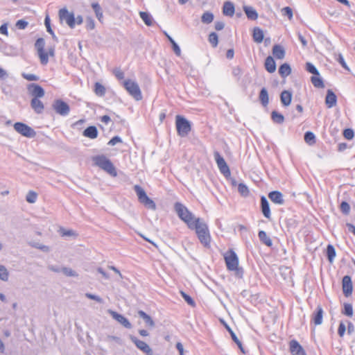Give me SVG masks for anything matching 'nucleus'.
<instances>
[{
	"label": "nucleus",
	"instance_id": "obj_1",
	"mask_svg": "<svg viewBox=\"0 0 355 355\" xmlns=\"http://www.w3.org/2000/svg\"><path fill=\"white\" fill-rule=\"evenodd\" d=\"M28 91L31 96V106L37 114H42L44 110V104L40 100L45 94L44 89L37 84H30L28 86Z\"/></svg>",
	"mask_w": 355,
	"mask_h": 355
},
{
	"label": "nucleus",
	"instance_id": "obj_2",
	"mask_svg": "<svg viewBox=\"0 0 355 355\" xmlns=\"http://www.w3.org/2000/svg\"><path fill=\"white\" fill-rule=\"evenodd\" d=\"M223 258L227 270L234 271L236 276L241 278L243 275V270L239 267V260L237 254L232 249H229L223 254Z\"/></svg>",
	"mask_w": 355,
	"mask_h": 355
},
{
	"label": "nucleus",
	"instance_id": "obj_3",
	"mask_svg": "<svg viewBox=\"0 0 355 355\" xmlns=\"http://www.w3.org/2000/svg\"><path fill=\"white\" fill-rule=\"evenodd\" d=\"M35 45L41 64L46 65L49 62V58H53L55 55L54 46H49L45 49V42L43 38H38Z\"/></svg>",
	"mask_w": 355,
	"mask_h": 355
},
{
	"label": "nucleus",
	"instance_id": "obj_4",
	"mask_svg": "<svg viewBox=\"0 0 355 355\" xmlns=\"http://www.w3.org/2000/svg\"><path fill=\"white\" fill-rule=\"evenodd\" d=\"M200 243L205 246H209L211 242V236L207 225L202 220L197 218L193 224V228Z\"/></svg>",
	"mask_w": 355,
	"mask_h": 355
},
{
	"label": "nucleus",
	"instance_id": "obj_5",
	"mask_svg": "<svg viewBox=\"0 0 355 355\" xmlns=\"http://www.w3.org/2000/svg\"><path fill=\"white\" fill-rule=\"evenodd\" d=\"M174 208L179 218L187 224L189 229H193L195 220L197 218H195L187 207L180 202L175 203Z\"/></svg>",
	"mask_w": 355,
	"mask_h": 355
},
{
	"label": "nucleus",
	"instance_id": "obj_6",
	"mask_svg": "<svg viewBox=\"0 0 355 355\" xmlns=\"http://www.w3.org/2000/svg\"><path fill=\"white\" fill-rule=\"evenodd\" d=\"M94 164L113 177L117 175L116 170L112 162L105 155H96L92 157Z\"/></svg>",
	"mask_w": 355,
	"mask_h": 355
},
{
	"label": "nucleus",
	"instance_id": "obj_7",
	"mask_svg": "<svg viewBox=\"0 0 355 355\" xmlns=\"http://www.w3.org/2000/svg\"><path fill=\"white\" fill-rule=\"evenodd\" d=\"M94 164L113 177L117 175L116 170L112 162L105 155H96L92 157Z\"/></svg>",
	"mask_w": 355,
	"mask_h": 355
},
{
	"label": "nucleus",
	"instance_id": "obj_8",
	"mask_svg": "<svg viewBox=\"0 0 355 355\" xmlns=\"http://www.w3.org/2000/svg\"><path fill=\"white\" fill-rule=\"evenodd\" d=\"M59 19L61 22L65 21V23L71 28H73L76 24H81L83 21L82 16L78 15L76 18L73 12H69L65 8H61L58 12Z\"/></svg>",
	"mask_w": 355,
	"mask_h": 355
},
{
	"label": "nucleus",
	"instance_id": "obj_9",
	"mask_svg": "<svg viewBox=\"0 0 355 355\" xmlns=\"http://www.w3.org/2000/svg\"><path fill=\"white\" fill-rule=\"evenodd\" d=\"M123 86L127 92L135 100L141 101L143 98L142 93L140 87L137 82L127 79L123 80Z\"/></svg>",
	"mask_w": 355,
	"mask_h": 355
},
{
	"label": "nucleus",
	"instance_id": "obj_10",
	"mask_svg": "<svg viewBox=\"0 0 355 355\" xmlns=\"http://www.w3.org/2000/svg\"><path fill=\"white\" fill-rule=\"evenodd\" d=\"M134 189L137 193L139 201L144 205L146 207L155 210L156 205L153 200H151L146 195L145 191L139 185H135Z\"/></svg>",
	"mask_w": 355,
	"mask_h": 355
},
{
	"label": "nucleus",
	"instance_id": "obj_11",
	"mask_svg": "<svg viewBox=\"0 0 355 355\" xmlns=\"http://www.w3.org/2000/svg\"><path fill=\"white\" fill-rule=\"evenodd\" d=\"M175 126L177 132L180 137L187 136L191 130L189 121L180 115H177L175 117Z\"/></svg>",
	"mask_w": 355,
	"mask_h": 355
},
{
	"label": "nucleus",
	"instance_id": "obj_12",
	"mask_svg": "<svg viewBox=\"0 0 355 355\" xmlns=\"http://www.w3.org/2000/svg\"><path fill=\"white\" fill-rule=\"evenodd\" d=\"M13 128L17 132L28 138H32L36 135L35 131L32 128L22 122L15 123Z\"/></svg>",
	"mask_w": 355,
	"mask_h": 355
},
{
	"label": "nucleus",
	"instance_id": "obj_13",
	"mask_svg": "<svg viewBox=\"0 0 355 355\" xmlns=\"http://www.w3.org/2000/svg\"><path fill=\"white\" fill-rule=\"evenodd\" d=\"M53 110L61 116H67L70 112L69 105L61 99H56L52 104Z\"/></svg>",
	"mask_w": 355,
	"mask_h": 355
},
{
	"label": "nucleus",
	"instance_id": "obj_14",
	"mask_svg": "<svg viewBox=\"0 0 355 355\" xmlns=\"http://www.w3.org/2000/svg\"><path fill=\"white\" fill-rule=\"evenodd\" d=\"M131 341L135 344L136 347L146 355H153V349L146 342L139 339L136 336H130Z\"/></svg>",
	"mask_w": 355,
	"mask_h": 355
},
{
	"label": "nucleus",
	"instance_id": "obj_15",
	"mask_svg": "<svg viewBox=\"0 0 355 355\" xmlns=\"http://www.w3.org/2000/svg\"><path fill=\"white\" fill-rule=\"evenodd\" d=\"M214 158L220 172L225 177L230 176L231 172L230 168L218 151L214 152Z\"/></svg>",
	"mask_w": 355,
	"mask_h": 355
},
{
	"label": "nucleus",
	"instance_id": "obj_16",
	"mask_svg": "<svg viewBox=\"0 0 355 355\" xmlns=\"http://www.w3.org/2000/svg\"><path fill=\"white\" fill-rule=\"evenodd\" d=\"M343 291L345 297H349L352 293L353 286L352 279L349 276L345 275L342 280Z\"/></svg>",
	"mask_w": 355,
	"mask_h": 355
},
{
	"label": "nucleus",
	"instance_id": "obj_17",
	"mask_svg": "<svg viewBox=\"0 0 355 355\" xmlns=\"http://www.w3.org/2000/svg\"><path fill=\"white\" fill-rule=\"evenodd\" d=\"M324 311L320 305L316 307L315 311L311 315V321L315 326L320 325L322 323Z\"/></svg>",
	"mask_w": 355,
	"mask_h": 355
},
{
	"label": "nucleus",
	"instance_id": "obj_18",
	"mask_svg": "<svg viewBox=\"0 0 355 355\" xmlns=\"http://www.w3.org/2000/svg\"><path fill=\"white\" fill-rule=\"evenodd\" d=\"M289 347L292 355H306L304 349L295 340L290 341Z\"/></svg>",
	"mask_w": 355,
	"mask_h": 355
},
{
	"label": "nucleus",
	"instance_id": "obj_19",
	"mask_svg": "<svg viewBox=\"0 0 355 355\" xmlns=\"http://www.w3.org/2000/svg\"><path fill=\"white\" fill-rule=\"evenodd\" d=\"M109 313L114 320H116L118 322L121 324L125 328L130 329L132 327L131 323L123 315L118 313L116 311H112V310H110Z\"/></svg>",
	"mask_w": 355,
	"mask_h": 355
},
{
	"label": "nucleus",
	"instance_id": "obj_20",
	"mask_svg": "<svg viewBox=\"0 0 355 355\" xmlns=\"http://www.w3.org/2000/svg\"><path fill=\"white\" fill-rule=\"evenodd\" d=\"M261 209L263 215L268 219L271 218L269 203L265 196L261 198Z\"/></svg>",
	"mask_w": 355,
	"mask_h": 355
},
{
	"label": "nucleus",
	"instance_id": "obj_21",
	"mask_svg": "<svg viewBox=\"0 0 355 355\" xmlns=\"http://www.w3.org/2000/svg\"><path fill=\"white\" fill-rule=\"evenodd\" d=\"M268 198L275 204L283 205L284 203L283 195L280 191H273L270 192L268 193Z\"/></svg>",
	"mask_w": 355,
	"mask_h": 355
},
{
	"label": "nucleus",
	"instance_id": "obj_22",
	"mask_svg": "<svg viewBox=\"0 0 355 355\" xmlns=\"http://www.w3.org/2000/svg\"><path fill=\"white\" fill-rule=\"evenodd\" d=\"M264 67L266 70L270 73H272L276 71V63L272 56L269 55L266 58Z\"/></svg>",
	"mask_w": 355,
	"mask_h": 355
},
{
	"label": "nucleus",
	"instance_id": "obj_23",
	"mask_svg": "<svg viewBox=\"0 0 355 355\" xmlns=\"http://www.w3.org/2000/svg\"><path fill=\"white\" fill-rule=\"evenodd\" d=\"M98 135V130L96 126L90 125L87 127L83 132V135L85 137L94 139L97 138Z\"/></svg>",
	"mask_w": 355,
	"mask_h": 355
},
{
	"label": "nucleus",
	"instance_id": "obj_24",
	"mask_svg": "<svg viewBox=\"0 0 355 355\" xmlns=\"http://www.w3.org/2000/svg\"><path fill=\"white\" fill-rule=\"evenodd\" d=\"M337 101V98L335 94L330 89L327 91L325 103L329 108H331L336 105Z\"/></svg>",
	"mask_w": 355,
	"mask_h": 355
},
{
	"label": "nucleus",
	"instance_id": "obj_25",
	"mask_svg": "<svg viewBox=\"0 0 355 355\" xmlns=\"http://www.w3.org/2000/svg\"><path fill=\"white\" fill-rule=\"evenodd\" d=\"M272 55L277 59H284L285 57V50L284 47L279 44L274 45L272 47Z\"/></svg>",
	"mask_w": 355,
	"mask_h": 355
},
{
	"label": "nucleus",
	"instance_id": "obj_26",
	"mask_svg": "<svg viewBox=\"0 0 355 355\" xmlns=\"http://www.w3.org/2000/svg\"><path fill=\"white\" fill-rule=\"evenodd\" d=\"M291 66L288 63H284L279 68V73L283 78L288 77L291 73Z\"/></svg>",
	"mask_w": 355,
	"mask_h": 355
},
{
	"label": "nucleus",
	"instance_id": "obj_27",
	"mask_svg": "<svg viewBox=\"0 0 355 355\" xmlns=\"http://www.w3.org/2000/svg\"><path fill=\"white\" fill-rule=\"evenodd\" d=\"M234 6L232 3L227 1L225 2L223 8V13L226 16L232 17L234 14Z\"/></svg>",
	"mask_w": 355,
	"mask_h": 355
},
{
	"label": "nucleus",
	"instance_id": "obj_28",
	"mask_svg": "<svg viewBox=\"0 0 355 355\" xmlns=\"http://www.w3.org/2000/svg\"><path fill=\"white\" fill-rule=\"evenodd\" d=\"M243 10L249 19L256 20L258 18V13L252 7L245 6Z\"/></svg>",
	"mask_w": 355,
	"mask_h": 355
},
{
	"label": "nucleus",
	"instance_id": "obj_29",
	"mask_svg": "<svg viewBox=\"0 0 355 355\" xmlns=\"http://www.w3.org/2000/svg\"><path fill=\"white\" fill-rule=\"evenodd\" d=\"M281 102L284 106H288L291 103L292 94L290 92L284 90L281 94Z\"/></svg>",
	"mask_w": 355,
	"mask_h": 355
},
{
	"label": "nucleus",
	"instance_id": "obj_30",
	"mask_svg": "<svg viewBox=\"0 0 355 355\" xmlns=\"http://www.w3.org/2000/svg\"><path fill=\"white\" fill-rule=\"evenodd\" d=\"M263 36V32L261 28L256 27L253 29L252 37L255 42H262Z\"/></svg>",
	"mask_w": 355,
	"mask_h": 355
},
{
	"label": "nucleus",
	"instance_id": "obj_31",
	"mask_svg": "<svg viewBox=\"0 0 355 355\" xmlns=\"http://www.w3.org/2000/svg\"><path fill=\"white\" fill-rule=\"evenodd\" d=\"M259 238L260 241L265 244L266 245L270 247L272 244V240L267 235L266 232L263 230H261L259 232L258 234Z\"/></svg>",
	"mask_w": 355,
	"mask_h": 355
},
{
	"label": "nucleus",
	"instance_id": "obj_32",
	"mask_svg": "<svg viewBox=\"0 0 355 355\" xmlns=\"http://www.w3.org/2000/svg\"><path fill=\"white\" fill-rule=\"evenodd\" d=\"M139 315L144 319L146 324L150 327H153L155 326V322L151 318L150 315H148L147 313H146L143 311H138Z\"/></svg>",
	"mask_w": 355,
	"mask_h": 355
},
{
	"label": "nucleus",
	"instance_id": "obj_33",
	"mask_svg": "<svg viewBox=\"0 0 355 355\" xmlns=\"http://www.w3.org/2000/svg\"><path fill=\"white\" fill-rule=\"evenodd\" d=\"M259 100L263 106H267L269 102L268 94L266 88H262L259 94Z\"/></svg>",
	"mask_w": 355,
	"mask_h": 355
},
{
	"label": "nucleus",
	"instance_id": "obj_34",
	"mask_svg": "<svg viewBox=\"0 0 355 355\" xmlns=\"http://www.w3.org/2000/svg\"><path fill=\"white\" fill-rule=\"evenodd\" d=\"M311 80L312 84L313 85V86L315 87H317V88H323V87H324V85L323 80L320 77V74L319 75L313 76L311 77Z\"/></svg>",
	"mask_w": 355,
	"mask_h": 355
},
{
	"label": "nucleus",
	"instance_id": "obj_35",
	"mask_svg": "<svg viewBox=\"0 0 355 355\" xmlns=\"http://www.w3.org/2000/svg\"><path fill=\"white\" fill-rule=\"evenodd\" d=\"M271 119L274 123H276L278 124H282L284 121V116L282 114H280L276 111L272 112Z\"/></svg>",
	"mask_w": 355,
	"mask_h": 355
},
{
	"label": "nucleus",
	"instance_id": "obj_36",
	"mask_svg": "<svg viewBox=\"0 0 355 355\" xmlns=\"http://www.w3.org/2000/svg\"><path fill=\"white\" fill-rule=\"evenodd\" d=\"M336 255V253L334 247L332 245H328L327 247V256L330 263L333 262Z\"/></svg>",
	"mask_w": 355,
	"mask_h": 355
},
{
	"label": "nucleus",
	"instance_id": "obj_37",
	"mask_svg": "<svg viewBox=\"0 0 355 355\" xmlns=\"http://www.w3.org/2000/svg\"><path fill=\"white\" fill-rule=\"evenodd\" d=\"M139 16L148 26H150L153 24V19L150 14L146 12H140Z\"/></svg>",
	"mask_w": 355,
	"mask_h": 355
},
{
	"label": "nucleus",
	"instance_id": "obj_38",
	"mask_svg": "<svg viewBox=\"0 0 355 355\" xmlns=\"http://www.w3.org/2000/svg\"><path fill=\"white\" fill-rule=\"evenodd\" d=\"M208 41L212 46V47L216 48L218 44V35L212 32L209 35Z\"/></svg>",
	"mask_w": 355,
	"mask_h": 355
},
{
	"label": "nucleus",
	"instance_id": "obj_39",
	"mask_svg": "<svg viewBox=\"0 0 355 355\" xmlns=\"http://www.w3.org/2000/svg\"><path fill=\"white\" fill-rule=\"evenodd\" d=\"M304 141L309 145H313L315 143V136L312 132H306L304 135Z\"/></svg>",
	"mask_w": 355,
	"mask_h": 355
},
{
	"label": "nucleus",
	"instance_id": "obj_40",
	"mask_svg": "<svg viewBox=\"0 0 355 355\" xmlns=\"http://www.w3.org/2000/svg\"><path fill=\"white\" fill-rule=\"evenodd\" d=\"M9 278V272L7 268L0 264V279L4 282H7Z\"/></svg>",
	"mask_w": 355,
	"mask_h": 355
},
{
	"label": "nucleus",
	"instance_id": "obj_41",
	"mask_svg": "<svg viewBox=\"0 0 355 355\" xmlns=\"http://www.w3.org/2000/svg\"><path fill=\"white\" fill-rule=\"evenodd\" d=\"M201 20L205 24H210L214 20V15L210 12H205L202 14Z\"/></svg>",
	"mask_w": 355,
	"mask_h": 355
},
{
	"label": "nucleus",
	"instance_id": "obj_42",
	"mask_svg": "<svg viewBox=\"0 0 355 355\" xmlns=\"http://www.w3.org/2000/svg\"><path fill=\"white\" fill-rule=\"evenodd\" d=\"M238 191L239 193L244 197L248 196L250 193L248 187L243 183H239L238 184Z\"/></svg>",
	"mask_w": 355,
	"mask_h": 355
},
{
	"label": "nucleus",
	"instance_id": "obj_43",
	"mask_svg": "<svg viewBox=\"0 0 355 355\" xmlns=\"http://www.w3.org/2000/svg\"><path fill=\"white\" fill-rule=\"evenodd\" d=\"M92 8L95 12L97 19L101 21L103 19V12L98 3H93L92 4Z\"/></svg>",
	"mask_w": 355,
	"mask_h": 355
},
{
	"label": "nucleus",
	"instance_id": "obj_44",
	"mask_svg": "<svg viewBox=\"0 0 355 355\" xmlns=\"http://www.w3.org/2000/svg\"><path fill=\"white\" fill-rule=\"evenodd\" d=\"M94 92L98 96H103L105 93V88L99 83H96L94 85Z\"/></svg>",
	"mask_w": 355,
	"mask_h": 355
},
{
	"label": "nucleus",
	"instance_id": "obj_45",
	"mask_svg": "<svg viewBox=\"0 0 355 355\" xmlns=\"http://www.w3.org/2000/svg\"><path fill=\"white\" fill-rule=\"evenodd\" d=\"M342 313H343V314H344L348 317H352L353 315L352 305L349 303H345L344 304V309Z\"/></svg>",
	"mask_w": 355,
	"mask_h": 355
},
{
	"label": "nucleus",
	"instance_id": "obj_46",
	"mask_svg": "<svg viewBox=\"0 0 355 355\" xmlns=\"http://www.w3.org/2000/svg\"><path fill=\"white\" fill-rule=\"evenodd\" d=\"M37 198V194L36 192L33 191H30L26 195V201L29 203H34L35 202Z\"/></svg>",
	"mask_w": 355,
	"mask_h": 355
},
{
	"label": "nucleus",
	"instance_id": "obj_47",
	"mask_svg": "<svg viewBox=\"0 0 355 355\" xmlns=\"http://www.w3.org/2000/svg\"><path fill=\"white\" fill-rule=\"evenodd\" d=\"M60 233L62 236H76L77 234L72 230H66L63 227L60 229Z\"/></svg>",
	"mask_w": 355,
	"mask_h": 355
},
{
	"label": "nucleus",
	"instance_id": "obj_48",
	"mask_svg": "<svg viewBox=\"0 0 355 355\" xmlns=\"http://www.w3.org/2000/svg\"><path fill=\"white\" fill-rule=\"evenodd\" d=\"M230 334L231 335V337L234 342L238 345L239 348L241 349V352H244L243 345L241 342L239 340L236 334L233 331H230Z\"/></svg>",
	"mask_w": 355,
	"mask_h": 355
},
{
	"label": "nucleus",
	"instance_id": "obj_49",
	"mask_svg": "<svg viewBox=\"0 0 355 355\" xmlns=\"http://www.w3.org/2000/svg\"><path fill=\"white\" fill-rule=\"evenodd\" d=\"M44 24L46 28L47 32L49 33L51 35H54V33L51 26V20H50V17L49 15H46L45 17Z\"/></svg>",
	"mask_w": 355,
	"mask_h": 355
},
{
	"label": "nucleus",
	"instance_id": "obj_50",
	"mask_svg": "<svg viewBox=\"0 0 355 355\" xmlns=\"http://www.w3.org/2000/svg\"><path fill=\"white\" fill-rule=\"evenodd\" d=\"M340 208L342 212L345 214H348L350 211V206L347 202H342Z\"/></svg>",
	"mask_w": 355,
	"mask_h": 355
},
{
	"label": "nucleus",
	"instance_id": "obj_51",
	"mask_svg": "<svg viewBox=\"0 0 355 355\" xmlns=\"http://www.w3.org/2000/svg\"><path fill=\"white\" fill-rule=\"evenodd\" d=\"M85 26L87 30H93L95 28L94 20L91 17H87L86 19Z\"/></svg>",
	"mask_w": 355,
	"mask_h": 355
},
{
	"label": "nucleus",
	"instance_id": "obj_52",
	"mask_svg": "<svg viewBox=\"0 0 355 355\" xmlns=\"http://www.w3.org/2000/svg\"><path fill=\"white\" fill-rule=\"evenodd\" d=\"M343 136L347 139H352L354 137V131L350 128H347L343 131Z\"/></svg>",
	"mask_w": 355,
	"mask_h": 355
},
{
	"label": "nucleus",
	"instance_id": "obj_53",
	"mask_svg": "<svg viewBox=\"0 0 355 355\" xmlns=\"http://www.w3.org/2000/svg\"><path fill=\"white\" fill-rule=\"evenodd\" d=\"M283 15H286L288 17L289 20L293 19V10L290 7H285L282 10Z\"/></svg>",
	"mask_w": 355,
	"mask_h": 355
},
{
	"label": "nucleus",
	"instance_id": "obj_54",
	"mask_svg": "<svg viewBox=\"0 0 355 355\" xmlns=\"http://www.w3.org/2000/svg\"><path fill=\"white\" fill-rule=\"evenodd\" d=\"M306 70L309 72L313 73L314 76L319 75V72H318V69L311 63H309V62L306 63Z\"/></svg>",
	"mask_w": 355,
	"mask_h": 355
},
{
	"label": "nucleus",
	"instance_id": "obj_55",
	"mask_svg": "<svg viewBox=\"0 0 355 355\" xmlns=\"http://www.w3.org/2000/svg\"><path fill=\"white\" fill-rule=\"evenodd\" d=\"M180 294H181L182 297L184 299V300L189 304H190L191 306H194L195 305V302H194L193 300L189 295H188L187 293H185L183 291H181Z\"/></svg>",
	"mask_w": 355,
	"mask_h": 355
},
{
	"label": "nucleus",
	"instance_id": "obj_56",
	"mask_svg": "<svg viewBox=\"0 0 355 355\" xmlns=\"http://www.w3.org/2000/svg\"><path fill=\"white\" fill-rule=\"evenodd\" d=\"M22 76L26 80H29V81H36V80H38V79H39V78L36 75L32 74V73H23Z\"/></svg>",
	"mask_w": 355,
	"mask_h": 355
},
{
	"label": "nucleus",
	"instance_id": "obj_57",
	"mask_svg": "<svg viewBox=\"0 0 355 355\" xmlns=\"http://www.w3.org/2000/svg\"><path fill=\"white\" fill-rule=\"evenodd\" d=\"M346 331V327L345 324L341 322L339 324L338 329V334L340 336V337H343Z\"/></svg>",
	"mask_w": 355,
	"mask_h": 355
},
{
	"label": "nucleus",
	"instance_id": "obj_58",
	"mask_svg": "<svg viewBox=\"0 0 355 355\" xmlns=\"http://www.w3.org/2000/svg\"><path fill=\"white\" fill-rule=\"evenodd\" d=\"M27 26H28V22L23 19H19L16 23V26L19 29H24L27 27Z\"/></svg>",
	"mask_w": 355,
	"mask_h": 355
},
{
	"label": "nucleus",
	"instance_id": "obj_59",
	"mask_svg": "<svg viewBox=\"0 0 355 355\" xmlns=\"http://www.w3.org/2000/svg\"><path fill=\"white\" fill-rule=\"evenodd\" d=\"M121 142H122L121 139L119 137H118V136H115V137H112L108 141V145H110V146H114L117 143H121Z\"/></svg>",
	"mask_w": 355,
	"mask_h": 355
},
{
	"label": "nucleus",
	"instance_id": "obj_60",
	"mask_svg": "<svg viewBox=\"0 0 355 355\" xmlns=\"http://www.w3.org/2000/svg\"><path fill=\"white\" fill-rule=\"evenodd\" d=\"M0 33L6 36L8 35V24L5 23L0 26Z\"/></svg>",
	"mask_w": 355,
	"mask_h": 355
},
{
	"label": "nucleus",
	"instance_id": "obj_61",
	"mask_svg": "<svg viewBox=\"0 0 355 355\" xmlns=\"http://www.w3.org/2000/svg\"><path fill=\"white\" fill-rule=\"evenodd\" d=\"M85 295H86V297L87 298L96 300L98 302H103L102 299L100 297L94 295H92L91 293H86Z\"/></svg>",
	"mask_w": 355,
	"mask_h": 355
},
{
	"label": "nucleus",
	"instance_id": "obj_62",
	"mask_svg": "<svg viewBox=\"0 0 355 355\" xmlns=\"http://www.w3.org/2000/svg\"><path fill=\"white\" fill-rule=\"evenodd\" d=\"M338 61L343 68L348 69L347 65L344 60L343 56L341 54L338 55Z\"/></svg>",
	"mask_w": 355,
	"mask_h": 355
},
{
	"label": "nucleus",
	"instance_id": "obj_63",
	"mask_svg": "<svg viewBox=\"0 0 355 355\" xmlns=\"http://www.w3.org/2000/svg\"><path fill=\"white\" fill-rule=\"evenodd\" d=\"M63 272L67 276H76V272L70 268H63Z\"/></svg>",
	"mask_w": 355,
	"mask_h": 355
},
{
	"label": "nucleus",
	"instance_id": "obj_64",
	"mask_svg": "<svg viewBox=\"0 0 355 355\" xmlns=\"http://www.w3.org/2000/svg\"><path fill=\"white\" fill-rule=\"evenodd\" d=\"M176 348L178 350L180 355H184L183 345L181 343L178 342L176 343Z\"/></svg>",
	"mask_w": 355,
	"mask_h": 355
}]
</instances>
